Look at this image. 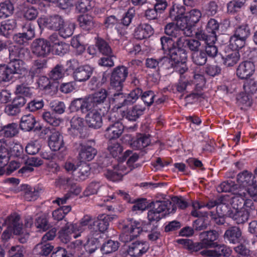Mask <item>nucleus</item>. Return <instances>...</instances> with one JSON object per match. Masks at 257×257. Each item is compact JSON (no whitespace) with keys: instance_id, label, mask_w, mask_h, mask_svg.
I'll return each mask as SVG.
<instances>
[{"instance_id":"obj_54","label":"nucleus","mask_w":257,"mask_h":257,"mask_svg":"<svg viewBox=\"0 0 257 257\" xmlns=\"http://www.w3.org/2000/svg\"><path fill=\"white\" fill-rule=\"evenodd\" d=\"M185 15L189 21V24H191L192 26L199 21L202 16L201 12L197 9H193Z\"/></svg>"},{"instance_id":"obj_21","label":"nucleus","mask_w":257,"mask_h":257,"mask_svg":"<svg viewBox=\"0 0 257 257\" xmlns=\"http://www.w3.org/2000/svg\"><path fill=\"white\" fill-rule=\"evenodd\" d=\"M149 248V245L147 242L136 241L130 245L127 252L132 256H140L145 253Z\"/></svg>"},{"instance_id":"obj_18","label":"nucleus","mask_w":257,"mask_h":257,"mask_svg":"<svg viewBox=\"0 0 257 257\" xmlns=\"http://www.w3.org/2000/svg\"><path fill=\"white\" fill-rule=\"evenodd\" d=\"M100 237V234L98 231L91 230L87 235L86 242L84 243L85 250L89 253L94 252L97 248Z\"/></svg>"},{"instance_id":"obj_33","label":"nucleus","mask_w":257,"mask_h":257,"mask_svg":"<svg viewBox=\"0 0 257 257\" xmlns=\"http://www.w3.org/2000/svg\"><path fill=\"white\" fill-rule=\"evenodd\" d=\"M151 143L149 136L145 134H138L135 140L131 143V146L136 149H142L148 146Z\"/></svg>"},{"instance_id":"obj_3","label":"nucleus","mask_w":257,"mask_h":257,"mask_svg":"<svg viewBox=\"0 0 257 257\" xmlns=\"http://www.w3.org/2000/svg\"><path fill=\"white\" fill-rule=\"evenodd\" d=\"M144 222L133 219H126L119 223V227L122 230L120 235L121 241L129 242L138 237L144 228Z\"/></svg>"},{"instance_id":"obj_51","label":"nucleus","mask_w":257,"mask_h":257,"mask_svg":"<svg viewBox=\"0 0 257 257\" xmlns=\"http://www.w3.org/2000/svg\"><path fill=\"white\" fill-rule=\"evenodd\" d=\"M1 131L5 137L12 138L18 134L19 130L16 123H11L2 127Z\"/></svg>"},{"instance_id":"obj_38","label":"nucleus","mask_w":257,"mask_h":257,"mask_svg":"<svg viewBox=\"0 0 257 257\" xmlns=\"http://www.w3.org/2000/svg\"><path fill=\"white\" fill-rule=\"evenodd\" d=\"M9 149L4 139H0V167L7 165L9 162Z\"/></svg>"},{"instance_id":"obj_59","label":"nucleus","mask_w":257,"mask_h":257,"mask_svg":"<svg viewBox=\"0 0 257 257\" xmlns=\"http://www.w3.org/2000/svg\"><path fill=\"white\" fill-rule=\"evenodd\" d=\"M35 225L40 231H44L48 229L50 226L46 217L44 215L36 219Z\"/></svg>"},{"instance_id":"obj_13","label":"nucleus","mask_w":257,"mask_h":257,"mask_svg":"<svg viewBox=\"0 0 257 257\" xmlns=\"http://www.w3.org/2000/svg\"><path fill=\"white\" fill-rule=\"evenodd\" d=\"M32 52L38 56L45 57L51 53V43L44 39H36L33 44Z\"/></svg>"},{"instance_id":"obj_14","label":"nucleus","mask_w":257,"mask_h":257,"mask_svg":"<svg viewBox=\"0 0 257 257\" xmlns=\"http://www.w3.org/2000/svg\"><path fill=\"white\" fill-rule=\"evenodd\" d=\"M101 110V109L94 108L87 112L88 113L85 116V121L89 127L96 129L102 126L103 114Z\"/></svg>"},{"instance_id":"obj_10","label":"nucleus","mask_w":257,"mask_h":257,"mask_svg":"<svg viewBox=\"0 0 257 257\" xmlns=\"http://www.w3.org/2000/svg\"><path fill=\"white\" fill-rule=\"evenodd\" d=\"M230 253V250L224 245L219 244L215 242V245L209 246L200 251L202 256L207 257H220L227 256Z\"/></svg>"},{"instance_id":"obj_52","label":"nucleus","mask_w":257,"mask_h":257,"mask_svg":"<svg viewBox=\"0 0 257 257\" xmlns=\"http://www.w3.org/2000/svg\"><path fill=\"white\" fill-rule=\"evenodd\" d=\"M13 78V74L9 65H0V81L9 82Z\"/></svg>"},{"instance_id":"obj_34","label":"nucleus","mask_w":257,"mask_h":257,"mask_svg":"<svg viewBox=\"0 0 257 257\" xmlns=\"http://www.w3.org/2000/svg\"><path fill=\"white\" fill-rule=\"evenodd\" d=\"M36 121L33 115L29 114L23 116L21 119L20 127L26 132L31 131L34 127Z\"/></svg>"},{"instance_id":"obj_63","label":"nucleus","mask_w":257,"mask_h":257,"mask_svg":"<svg viewBox=\"0 0 257 257\" xmlns=\"http://www.w3.org/2000/svg\"><path fill=\"white\" fill-rule=\"evenodd\" d=\"M245 40L233 35L230 39V45L231 47L230 50L237 51L238 49L241 48L244 45Z\"/></svg>"},{"instance_id":"obj_48","label":"nucleus","mask_w":257,"mask_h":257,"mask_svg":"<svg viewBox=\"0 0 257 257\" xmlns=\"http://www.w3.org/2000/svg\"><path fill=\"white\" fill-rule=\"evenodd\" d=\"M16 26L15 20H8L1 23L0 31L5 36L7 37Z\"/></svg>"},{"instance_id":"obj_64","label":"nucleus","mask_w":257,"mask_h":257,"mask_svg":"<svg viewBox=\"0 0 257 257\" xmlns=\"http://www.w3.org/2000/svg\"><path fill=\"white\" fill-rule=\"evenodd\" d=\"M39 196L38 190L30 186H27L24 197L28 201H34Z\"/></svg>"},{"instance_id":"obj_58","label":"nucleus","mask_w":257,"mask_h":257,"mask_svg":"<svg viewBox=\"0 0 257 257\" xmlns=\"http://www.w3.org/2000/svg\"><path fill=\"white\" fill-rule=\"evenodd\" d=\"M250 35V30L247 24H242L236 27L234 35L238 38L246 40Z\"/></svg>"},{"instance_id":"obj_15","label":"nucleus","mask_w":257,"mask_h":257,"mask_svg":"<svg viewBox=\"0 0 257 257\" xmlns=\"http://www.w3.org/2000/svg\"><path fill=\"white\" fill-rule=\"evenodd\" d=\"M20 219V216L18 214L12 213L5 219L3 226L6 225L13 230V233L15 234H20L22 232L23 226Z\"/></svg>"},{"instance_id":"obj_8","label":"nucleus","mask_w":257,"mask_h":257,"mask_svg":"<svg viewBox=\"0 0 257 257\" xmlns=\"http://www.w3.org/2000/svg\"><path fill=\"white\" fill-rule=\"evenodd\" d=\"M255 70L254 63L246 60L239 63L236 70V74L239 79L247 80L253 75Z\"/></svg>"},{"instance_id":"obj_17","label":"nucleus","mask_w":257,"mask_h":257,"mask_svg":"<svg viewBox=\"0 0 257 257\" xmlns=\"http://www.w3.org/2000/svg\"><path fill=\"white\" fill-rule=\"evenodd\" d=\"M75 229L73 224L67 223L59 232V237L61 241L66 243L71 240L72 237L74 238H76L80 236V233H78Z\"/></svg>"},{"instance_id":"obj_44","label":"nucleus","mask_w":257,"mask_h":257,"mask_svg":"<svg viewBox=\"0 0 257 257\" xmlns=\"http://www.w3.org/2000/svg\"><path fill=\"white\" fill-rule=\"evenodd\" d=\"M47 62L45 59L35 60L31 67L29 73L32 77L38 76L46 67Z\"/></svg>"},{"instance_id":"obj_41","label":"nucleus","mask_w":257,"mask_h":257,"mask_svg":"<svg viewBox=\"0 0 257 257\" xmlns=\"http://www.w3.org/2000/svg\"><path fill=\"white\" fill-rule=\"evenodd\" d=\"M238 189V185L235 184L234 182L231 180H227L222 182L217 187V190L219 192H228L236 193V190Z\"/></svg>"},{"instance_id":"obj_12","label":"nucleus","mask_w":257,"mask_h":257,"mask_svg":"<svg viewBox=\"0 0 257 257\" xmlns=\"http://www.w3.org/2000/svg\"><path fill=\"white\" fill-rule=\"evenodd\" d=\"M51 43V52L58 55H63L68 51L69 46L64 42L61 41L58 35L53 34L49 37Z\"/></svg>"},{"instance_id":"obj_36","label":"nucleus","mask_w":257,"mask_h":257,"mask_svg":"<svg viewBox=\"0 0 257 257\" xmlns=\"http://www.w3.org/2000/svg\"><path fill=\"white\" fill-rule=\"evenodd\" d=\"M240 55L237 51L229 50L227 54L222 56L224 65L228 67L234 65L239 60Z\"/></svg>"},{"instance_id":"obj_23","label":"nucleus","mask_w":257,"mask_h":257,"mask_svg":"<svg viewBox=\"0 0 257 257\" xmlns=\"http://www.w3.org/2000/svg\"><path fill=\"white\" fill-rule=\"evenodd\" d=\"M129 171L121 164H119L112 170H108L105 173V176L108 179L112 181H117L120 180L123 175L127 174Z\"/></svg>"},{"instance_id":"obj_6","label":"nucleus","mask_w":257,"mask_h":257,"mask_svg":"<svg viewBox=\"0 0 257 257\" xmlns=\"http://www.w3.org/2000/svg\"><path fill=\"white\" fill-rule=\"evenodd\" d=\"M128 73V69L125 66H118L115 67L111 75L110 86L116 91L121 90Z\"/></svg>"},{"instance_id":"obj_42","label":"nucleus","mask_w":257,"mask_h":257,"mask_svg":"<svg viewBox=\"0 0 257 257\" xmlns=\"http://www.w3.org/2000/svg\"><path fill=\"white\" fill-rule=\"evenodd\" d=\"M92 222V217L90 215H84L82 218H81L79 223L73 224V225L78 233H80V236L81 233H82L86 229L89 228V226H91Z\"/></svg>"},{"instance_id":"obj_61","label":"nucleus","mask_w":257,"mask_h":257,"mask_svg":"<svg viewBox=\"0 0 257 257\" xmlns=\"http://www.w3.org/2000/svg\"><path fill=\"white\" fill-rule=\"evenodd\" d=\"M14 7L10 3L0 4V18H6L12 14Z\"/></svg>"},{"instance_id":"obj_56","label":"nucleus","mask_w":257,"mask_h":257,"mask_svg":"<svg viewBox=\"0 0 257 257\" xmlns=\"http://www.w3.org/2000/svg\"><path fill=\"white\" fill-rule=\"evenodd\" d=\"M71 128L80 132L85 127L84 119L78 115L74 116L70 120Z\"/></svg>"},{"instance_id":"obj_2","label":"nucleus","mask_w":257,"mask_h":257,"mask_svg":"<svg viewBox=\"0 0 257 257\" xmlns=\"http://www.w3.org/2000/svg\"><path fill=\"white\" fill-rule=\"evenodd\" d=\"M218 237V233L215 230H209L204 231L200 233V242H193L192 240L185 239H180L178 242L184 244L185 246L190 250L192 251H198L203 250L206 248H209L215 245V240Z\"/></svg>"},{"instance_id":"obj_11","label":"nucleus","mask_w":257,"mask_h":257,"mask_svg":"<svg viewBox=\"0 0 257 257\" xmlns=\"http://www.w3.org/2000/svg\"><path fill=\"white\" fill-rule=\"evenodd\" d=\"M176 57L177 60L169 59L168 61L171 63L175 71L180 74V77L190 78V75L192 73L191 71L188 69L186 63L187 56H186L185 58H182L181 55H178Z\"/></svg>"},{"instance_id":"obj_39","label":"nucleus","mask_w":257,"mask_h":257,"mask_svg":"<svg viewBox=\"0 0 257 257\" xmlns=\"http://www.w3.org/2000/svg\"><path fill=\"white\" fill-rule=\"evenodd\" d=\"M80 27L84 30L90 31L94 27L93 18L88 15H82L78 18Z\"/></svg>"},{"instance_id":"obj_30","label":"nucleus","mask_w":257,"mask_h":257,"mask_svg":"<svg viewBox=\"0 0 257 257\" xmlns=\"http://www.w3.org/2000/svg\"><path fill=\"white\" fill-rule=\"evenodd\" d=\"M153 33L152 27L147 24H141L135 29L134 37L136 39L143 40L150 37Z\"/></svg>"},{"instance_id":"obj_9","label":"nucleus","mask_w":257,"mask_h":257,"mask_svg":"<svg viewBox=\"0 0 257 257\" xmlns=\"http://www.w3.org/2000/svg\"><path fill=\"white\" fill-rule=\"evenodd\" d=\"M48 146L53 151H58L65 149L63 137L59 131L52 128L48 136Z\"/></svg>"},{"instance_id":"obj_47","label":"nucleus","mask_w":257,"mask_h":257,"mask_svg":"<svg viewBox=\"0 0 257 257\" xmlns=\"http://www.w3.org/2000/svg\"><path fill=\"white\" fill-rule=\"evenodd\" d=\"M165 32L166 35L174 38H178V36H180L181 35H184L182 29H180L174 23H169L166 26Z\"/></svg>"},{"instance_id":"obj_29","label":"nucleus","mask_w":257,"mask_h":257,"mask_svg":"<svg viewBox=\"0 0 257 257\" xmlns=\"http://www.w3.org/2000/svg\"><path fill=\"white\" fill-rule=\"evenodd\" d=\"M145 109L146 108L144 106L140 105H135L126 112L123 111L121 116L125 117L129 120L136 121L140 116L144 114Z\"/></svg>"},{"instance_id":"obj_31","label":"nucleus","mask_w":257,"mask_h":257,"mask_svg":"<svg viewBox=\"0 0 257 257\" xmlns=\"http://www.w3.org/2000/svg\"><path fill=\"white\" fill-rule=\"evenodd\" d=\"M110 104L113 107V110H117L122 106L128 105L126 98V94L122 93L114 94L113 97L110 100ZM114 111L116 112L115 111L113 112Z\"/></svg>"},{"instance_id":"obj_24","label":"nucleus","mask_w":257,"mask_h":257,"mask_svg":"<svg viewBox=\"0 0 257 257\" xmlns=\"http://www.w3.org/2000/svg\"><path fill=\"white\" fill-rule=\"evenodd\" d=\"M237 181L238 184V192H242L244 189L253 184L251 173L244 171L237 175Z\"/></svg>"},{"instance_id":"obj_45","label":"nucleus","mask_w":257,"mask_h":257,"mask_svg":"<svg viewBox=\"0 0 257 257\" xmlns=\"http://www.w3.org/2000/svg\"><path fill=\"white\" fill-rule=\"evenodd\" d=\"M9 52V56L11 61L24 58L27 52L25 49L16 46L11 47Z\"/></svg>"},{"instance_id":"obj_37","label":"nucleus","mask_w":257,"mask_h":257,"mask_svg":"<svg viewBox=\"0 0 257 257\" xmlns=\"http://www.w3.org/2000/svg\"><path fill=\"white\" fill-rule=\"evenodd\" d=\"M9 66L13 75L24 74L27 71L25 63L21 59L10 61Z\"/></svg>"},{"instance_id":"obj_22","label":"nucleus","mask_w":257,"mask_h":257,"mask_svg":"<svg viewBox=\"0 0 257 257\" xmlns=\"http://www.w3.org/2000/svg\"><path fill=\"white\" fill-rule=\"evenodd\" d=\"M92 73V69L90 66L82 65L73 72V77L76 81H85L90 77Z\"/></svg>"},{"instance_id":"obj_26","label":"nucleus","mask_w":257,"mask_h":257,"mask_svg":"<svg viewBox=\"0 0 257 257\" xmlns=\"http://www.w3.org/2000/svg\"><path fill=\"white\" fill-rule=\"evenodd\" d=\"M237 193L238 192H236V195L234 196L224 195L220 197L219 202L223 203V205H224V208L222 210V213H220L221 214H224L229 208H230L229 210L235 211L238 210L239 207H241L242 205H240L239 201L235 202V204L233 203V198Z\"/></svg>"},{"instance_id":"obj_35","label":"nucleus","mask_w":257,"mask_h":257,"mask_svg":"<svg viewBox=\"0 0 257 257\" xmlns=\"http://www.w3.org/2000/svg\"><path fill=\"white\" fill-rule=\"evenodd\" d=\"M224 236L230 242L235 243L241 240V232L238 227L233 226L225 231Z\"/></svg>"},{"instance_id":"obj_5","label":"nucleus","mask_w":257,"mask_h":257,"mask_svg":"<svg viewBox=\"0 0 257 257\" xmlns=\"http://www.w3.org/2000/svg\"><path fill=\"white\" fill-rule=\"evenodd\" d=\"M176 9H178V7L173 6L172 10L170 11V17L172 18H174L176 21L175 24L180 29H182L184 35L186 36H191L192 35V26L191 24H189L186 16L184 13V9L181 7L179 11L180 12H177V15H175Z\"/></svg>"},{"instance_id":"obj_1","label":"nucleus","mask_w":257,"mask_h":257,"mask_svg":"<svg viewBox=\"0 0 257 257\" xmlns=\"http://www.w3.org/2000/svg\"><path fill=\"white\" fill-rule=\"evenodd\" d=\"M107 95V91L101 89L87 97L75 99L71 102L70 108L72 111L80 110L82 113L94 108L100 109L99 106L103 103Z\"/></svg>"},{"instance_id":"obj_60","label":"nucleus","mask_w":257,"mask_h":257,"mask_svg":"<svg viewBox=\"0 0 257 257\" xmlns=\"http://www.w3.org/2000/svg\"><path fill=\"white\" fill-rule=\"evenodd\" d=\"M211 42L210 43L208 42V38L205 39V42L206 44L205 51L206 55L207 54L208 56L212 57H215L217 53V49L215 46H214V41L215 40V38L214 36L211 37Z\"/></svg>"},{"instance_id":"obj_16","label":"nucleus","mask_w":257,"mask_h":257,"mask_svg":"<svg viewBox=\"0 0 257 257\" xmlns=\"http://www.w3.org/2000/svg\"><path fill=\"white\" fill-rule=\"evenodd\" d=\"M23 29L24 33L15 35L13 38L15 42L19 45H24L35 37L34 28L31 23L26 24Z\"/></svg>"},{"instance_id":"obj_28","label":"nucleus","mask_w":257,"mask_h":257,"mask_svg":"<svg viewBox=\"0 0 257 257\" xmlns=\"http://www.w3.org/2000/svg\"><path fill=\"white\" fill-rule=\"evenodd\" d=\"M97 153V150L90 146H81L79 153V159L81 162L90 161L96 155Z\"/></svg>"},{"instance_id":"obj_32","label":"nucleus","mask_w":257,"mask_h":257,"mask_svg":"<svg viewBox=\"0 0 257 257\" xmlns=\"http://www.w3.org/2000/svg\"><path fill=\"white\" fill-rule=\"evenodd\" d=\"M154 207L161 214L164 212V214L173 213L176 211V207L172 205V202L170 200L156 201L154 204Z\"/></svg>"},{"instance_id":"obj_43","label":"nucleus","mask_w":257,"mask_h":257,"mask_svg":"<svg viewBox=\"0 0 257 257\" xmlns=\"http://www.w3.org/2000/svg\"><path fill=\"white\" fill-rule=\"evenodd\" d=\"M187 36L184 35H181L178 36L177 40L175 43L176 49H177V54L182 56V57L185 58L187 55V53L184 48L187 46L188 39L186 38Z\"/></svg>"},{"instance_id":"obj_50","label":"nucleus","mask_w":257,"mask_h":257,"mask_svg":"<svg viewBox=\"0 0 257 257\" xmlns=\"http://www.w3.org/2000/svg\"><path fill=\"white\" fill-rule=\"evenodd\" d=\"M246 0H232L227 5V12L229 14H234L239 12L244 6Z\"/></svg>"},{"instance_id":"obj_25","label":"nucleus","mask_w":257,"mask_h":257,"mask_svg":"<svg viewBox=\"0 0 257 257\" xmlns=\"http://www.w3.org/2000/svg\"><path fill=\"white\" fill-rule=\"evenodd\" d=\"M113 218L114 216L111 215L105 214H99L97 220L93 222V225L96 226L98 229V230H95V231H98L101 235V233L104 232L107 229L109 222Z\"/></svg>"},{"instance_id":"obj_27","label":"nucleus","mask_w":257,"mask_h":257,"mask_svg":"<svg viewBox=\"0 0 257 257\" xmlns=\"http://www.w3.org/2000/svg\"><path fill=\"white\" fill-rule=\"evenodd\" d=\"M228 216L237 224L245 222L248 219L249 212L247 209L241 208L240 210H228Z\"/></svg>"},{"instance_id":"obj_53","label":"nucleus","mask_w":257,"mask_h":257,"mask_svg":"<svg viewBox=\"0 0 257 257\" xmlns=\"http://www.w3.org/2000/svg\"><path fill=\"white\" fill-rule=\"evenodd\" d=\"M118 242L112 240H108L105 242L101 248L103 254H108L115 251L118 248Z\"/></svg>"},{"instance_id":"obj_7","label":"nucleus","mask_w":257,"mask_h":257,"mask_svg":"<svg viewBox=\"0 0 257 257\" xmlns=\"http://www.w3.org/2000/svg\"><path fill=\"white\" fill-rule=\"evenodd\" d=\"M220 197L217 200H210L207 202L203 201L195 200L192 202V207L193 210L191 212L192 216L195 217H199L203 216V213L199 211V210L203 208L206 207L208 209H211L215 206H217V209L219 208H224V205L223 203L219 202Z\"/></svg>"},{"instance_id":"obj_19","label":"nucleus","mask_w":257,"mask_h":257,"mask_svg":"<svg viewBox=\"0 0 257 257\" xmlns=\"http://www.w3.org/2000/svg\"><path fill=\"white\" fill-rule=\"evenodd\" d=\"M38 22L39 24L43 23L44 25L48 29L55 31H59L64 22L63 18L58 15L50 17L46 19L40 18Z\"/></svg>"},{"instance_id":"obj_4","label":"nucleus","mask_w":257,"mask_h":257,"mask_svg":"<svg viewBox=\"0 0 257 257\" xmlns=\"http://www.w3.org/2000/svg\"><path fill=\"white\" fill-rule=\"evenodd\" d=\"M117 112H112L109 116V120L112 124H110L106 129L105 136L106 138L112 141L118 138L122 134L124 126L122 122L119 121L120 118H117Z\"/></svg>"},{"instance_id":"obj_20","label":"nucleus","mask_w":257,"mask_h":257,"mask_svg":"<svg viewBox=\"0 0 257 257\" xmlns=\"http://www.w3.org/2000/svg\"><path fill=\"white\" fill-rule=\"evenodd\" d=\"M161 42L163 50L165 52H168L170 55V59L177 60L176 58L179 54H177L175 42L172 38L162 37L161 38Z\"/></svg>"},{"instance_id":"obj_62","label":"nucleus","mask_w":257,"mask_h":257,"mask_svg":"<svg viewBox=\"0 0 257 257\" xmlns=\"http://www.w3.org/2000/svg\"><path fill=\"white\" fill-rule=\"evenodd\" d=\"M192 59L193 62L198 65H203L207 61L206 53L203 51L193 52L192 55Z\"/></svg>"},{"instance_id":"obj_49","label":"nucleus","mask_w":257,"mask_h":257,"mask_svg":"<svg viewBox=\"0 0 257 257\" xmlns=\"http://www.w3.org/2000/svg\"><path fill=\"white\" fill-rule=\"evenodd\" d=\"M74 29L75 25L73 23L64 22L58 31L59 34L64 38H68L72 35Z\"/></svg>"},{"instance_id":"obj_55","label":"nucleus","mask_w":257,"mask_h":257,"mask_svg":"<svg viewBox=\"0 0 257 257\" xmlns=\"http://www.w3.org/2000/svg\"><path fill=\"white\" fill-rule=\"evenodd\" d=\"M109 152L114 158L118 156L122 152V148L117 142L114 141H110L108 143V148Z\"/></svg>"},{"instance_id":"obj_40","label":"nucleus","mask_w":257,"mask_h":257,"mask_svg":"<svg viewBox=\"0 0 257 257\" xmlns=\"http://www.w3.org/2000/svg\"><path fill=\"white\" fill-rule=\"evenodd\" d=\"M53 247L49 243L43 241L36 245L33 249V252L35 254L47 256L50 253Z\"/></svg>"},{"instance_id":"obj_46","label":"nucleus","mask_w":257,"mask_h":257,"mask_svg":"<svg viewBox=\"0 0 257 257\" xmlns=\"http://www.w3.org/2000/svg\"><path fill=\"white\" fill-rule=\"evenodd\" d=\"M247 198L246 193L245 192H238L237 195L233 198V203L235 204V202L239 201L240 205L243 204V208L246 209H247V208H251L253 203L251 200L248 199Z\"/></svg>"},{"instance_id":"obj_57","label":"nucleus","mask_w":257,"mask_h":257,"mask_svg":"<svg viewBox=\"0 0 257 257\" xmlns=\"http://www.w3.org/2000/svg\"><path fill=\"white\" fill-rule=\"evenodd\" d=\"M96 45L99 52L103 55L109 56L112 53V50L108 43L102 39L98 38Z\"/></svg>"}]
</instances>
